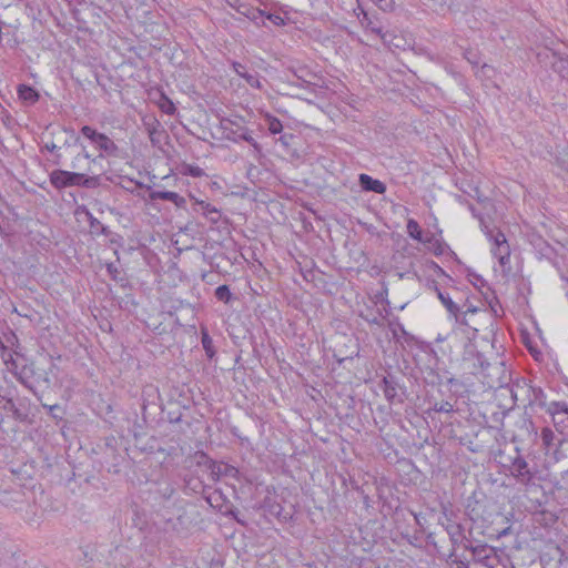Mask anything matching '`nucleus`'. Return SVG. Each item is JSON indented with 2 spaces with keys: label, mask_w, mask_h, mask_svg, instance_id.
Wrapping results in <instances>:
<instances>
[{
  "label": "nucleus",
  "mask_w": 568,
  "mask_h": 568,
  "mask_svg": "<svg viewBox=\"0 0 568 568\" xmlns=\"http://www.w3.org/2000/svg\"><path fill=\"white\" fill-rule=\"evenodd\" d=\"M460 367L470 375H481L484 378L485 373L489 369V362L474 346L469 345L464 351Z\"/></svg>",
  "instance_id": "4"
},
{
  "label": "nucleus",
  "mask_w": 568,
  "mask_h": 568,
  "mask_svg": "<svg viewBox=\"0 0 568 568\" xmlns=\"http://www.w3.org/2000/svg\"><path fill=\"white\" fill-rule=\"evenodd\" d=\"M510 372L504 362L489 363V369L485 373L483 384L489 388H501L511 385Z\"/></svg>",
  "instance_id": "6"
},
{
  "label": "nucleus",
  "mask_w": 568,
  "mask_h": 568,
  "mask_svg": "<svg viewBox=\"0 0 568 568\" xmlns=\"http://www.w3.org/2000/svg\"><path fill=\"white\" fill-rule=\"evenodd\" d=\"M448 383H449V384H454V383H455V378H449V379H448Z\"/></svg>",
  "instance_id": "55"
},
{
  "label": "nucleus",
  "mask_w": 568,
  "mask_h": 568,
  "mask_svg": "<svg viewBox=\"0 0 568 568\" xmlns=\"http://www.w3.org/2000/svg\"><path fill=\"white\" fill-rule=\"evenodd\" d=\"M227 2V4L232 8H236L237 7V3H239V0H225Z\"/></svg>",
  "instance_id": "49"
},
{
  "label": "nucleus",
  "mask_w": 568,
  "mask_h": 568,
  "mask_svg": "<svg viewBox=\"0 0 568 568\" xmlns=\"http://www.w3.org/2000/svg\"><path fill=\"white\" fill-rule=\"evenodd\" d=\"M429 403L432 404L430 409L436 413L450 414L454 412V406L449 400H435L433 403L429 400Z\"/></svg>",
  "instance_id": "27"
},
{
  "label": "nucleus",
  "mask_w": 568,
  "mask_h": 568,
  "mask_svg": "<svg viewBox=\"0 0 568 568\" xmlns=\"http://www.w3.org/2000/svg\"><path fill=\"white\" fill-rule=\"evenodd\" d=\"M371 546H372L371 541H369V540H368V541H366V542H365V546L363 547V550H364L365 552H367V551H368V549L371 548Z\"/></svg>",
  "instance_id": "50"
},
{
  "label": "nucleus",
  "mask_w": 568,
  "mask_h": 568,
  "mask_svg": "<svg viewBox=\"0 0 568 568\" xmlns=\"http://www.w3.org/2000/svg\"><path fill=\"white\" fill-rule=\"evenodd\" d=\"M196 204H199L202 210L204 211L205 214H210V213H216V209L214 206H212L210 203L205 202V201H202V200H195Z\"/></svg>",
  "instance_id": "37"
},
{
  "label": "nucleus",
  "mask_w": 568,
  "mask_h": 568,
  "mask_svg": "<svg viewBox=\"0 0 568 568\" xmlns=\"http://www.w3.org/2000/svg\"><path fill=\"white\" fill-rule=\"evenodd\" d=\"M510 532H511V526H508L505 529L498 531L497 536L500 538V537L509 535Z\"/></svg>",
  "instance_id": "44"
},
{
  "label": "nucleus",
  "mask_w": 568,
  "mask_h": 568,
  "mask_svg": "<svg viewBox=\"0 0 568 568\" xmlns=\"http://www.w3.org/2000/svg\"><path fill=\"white\" fill-rule=\"evenodd\" d=\"M381 39L388 47H392V45H394L395 48H400L402 47L400 42L403 41V38H400V37H396V36L392 37L390 34L385 32V34H383Z\"/></svg>",
  "instance_id": "32"
},
{
  "label": "nucleus",
  "mask_w": 568,
  "mask_h": 568,
  "mask_svg": "<svg viewBox=\"0 0 568 568\" xmlns=\"http://www.w3.org/2000/svg\"><path fill=\"white\" fill-rule=\"evenodd\" d=\"M233 68H234L235 72H236L240 77H242V78H243V74H247L246 72H244V67H243L241 63L235 62V63L233 64Z\"/></svg>",
  "instance_id": "42"
},
{
  "label": "nucleus",
  "mask_w": 568,
  "mask_h": 568,
  "mask_svg": "<svg viewBox=\"0 0 568 568\" xmlns=\"http://www.w3.org/2000/svg\"><path fill=\"white\" fill-rule=\"evenodd\" d=\"M202 343H203V346L204 348L206 349L207 354L210 357L213 356V352L211 351L210 348V344H211V339L210 337L207 336V334H204L203 337H202Z\"/></svg>",
  "instance_id": "41"
},
{
  "label": "nucleus",
  "mask_w": 568,
  "mask_h": 568,
  "mask_svg": "<svg viewBox=\"0 0 568 568\" xmlns=\"http://www.w3.org/2000/svg\"><path fill=\"white\" fill-rule=\"evenodd\" d=\"M357 181L364 192H373L376 194H384L386 192V184L368 174L361 173L357 175Z\"/></svg>",
  "instance_id": "12"
},
{
  "label": "nucleus",
  "mask_w": 568,
  "mask_h": 568,
  "mask_svg": "<svg viewBox=\"0 0 568 568\" xmlns=\"http://www.w3.org/2000/svg\"><path fill=\"white\" fill-rule=\"evenodd\" d=\"M180 172L183 175H190L193 178H202L205 175L204 170L201 169L199 165L187 163L182 164Z\"/></svg>",
  "instance_id": "26"
},
{
  "label": "nucleus",
  "mask_w": 568,
  "mask_h": 568,
  "mask_svg": "<svg viewBox=\"0 0 568 568\" xmlns=\"http://www.w3.org/2000/svg\"><path fill=\"white\" fill-rule=\"evenodd\" d=\"M365 476L367 479L364 481V484L359 487L357 485V493H359L363 497V503L365 507L368 509L371 506L369 503L374 501L371 495L374 497L376 496L377 487L375 485V477L369 475L368 473H365Z\"/></svg>",
  "instance_id": "14"
},
{
  "label": "nucleus",
  "mask_w": 568,
  "mask_h": 568,
  "mask_svg": "<svg viewBox=\"0 0 568 568\" xmlns=\"http://www.w3.org/2000/svg\"><path fill=\"white\" fill-rule=\"evenodd\" d=\"M93 160L91 159V156L88 154V152L83 149L81 153L78 154V156L75 158V161L72 163V168L73 169H84V170H89L90 168V163L92 162Z\"/></svg>",
  "instance_id": "25"
},
{
  "label": "nucleus",
  "mask_w": 568,
  "mask_h": 568,
  "mask_svg": "<svg viewBox=\"0 0 568 568\" xmlns=\"http://www.w3.org/2000/svg\"><path fill=\"white\" fill-rule=\"evenodd\" d=\"M561 484H562V487L568 489V469L565 470L562 474H561V479H560Z\"/></svg>",
  "instance_id": "43"
},
{
  "label": "nucleus",
  "mask_w": 568,
  "mask_h": 568,
  "mask_svg": "<svg viewBox=\"0 0 568 568\" xmlns=\"http://www.w3.org/2000/svg\"><path fill=\"white\" fill-rule=\"evenodd\" d=\"M402 381L403 377L387 373L382 375L377 382V386L390 404H403L408 397L406 386Z\"/></svg>",
  "instance_id": "3"
},
{
  "label": "nucleus",
  "mask_w": 568,
  "mask_h": 568,
  "mask_svg": "<svg viewBox=\"0 0 568 568\" xmlns=\"http://www.w3.org/2000/svg\"><path fill=\"white\" fill-rule=\"evenodd\" d=\"M546 58L549 59L551 69L562 79L568 81V55L550 51L549 53H546Z\"/></svg>",
  "instance_id": "13"
},
{
  "label": "nucleus",
  "mask_w": 568,
  "mask_h": 568,
  "mask_svg": "<svg viewBox=\"0 0 568 568\" xmlns=\"http://www.w3.org/2000/svg\"><path fill=\"white\" fill-rule=\"evenodd\" d=\"M443 515L446 518V523H442V526L449 537V541L452 544L450 551L456 552L459 546L464 547V544H467V541L469 540L466 538L464 526L459 523H455L454 520H452L450 516L453 515V513L448 515L447 508L443 507Z\"/></svg>",
  "instance_id": "8"
},
{
  "label": "nucleus",
  "mask_w": 568,
  "mask_h": 568,
  "mask_svg": "<svg viewBox=\"0 0 568 568\" xmlns=\"http://www.w3.org/2000/svg\"><path fill=\"white\" fill-rule=\"evenodd\" d=\"M426 540L428 544H433L435 545V541H434V534L433 532H429L426 537Z\"/></svg>",
  "instance_id": "48"
},
{
  "label": "nucleus",
  "mask_w": 568,
  "mask_h": 568,
  "mask_svg": "<svg viewBox=\"0 0 568 568\" xmlns=\"http://www.w3.org/2000/svg\"><path fill=\"white\" fill-rule=\"evenodd\" d=\"M493 254L498 258L499 264L501 266L506 265L509 262L510 257V247L509 244L506 243L504 245H499L493 248Z\"/></svg>",
  "instance_id": "22"
},
{
  "label": "nucleus",
  "mask_w": 568,
  "mask_h": 568,
  "mask_svg": "<svg viewBox=\"0 0 568 568\" xmlns=\"http://www.w3.org/2000/svg\"><path fill=\"white\" fill-rule=\"evenodd\" d=\"M452 316H454L457 324L460 326H465L473 331V337L478 332L476 324L477 322L473 318H468V315L460 313V308H458V312L454 313Z\"/></svg>",
  "instance_id": "19"
},
{
  "label": "nucleus",
  "mask_w": 568,
  "mask_h": 568,
  "mask_svg": "<svg viewBox=\"0 0 568 568\" xmlns=\"http://www.w3.org/2000/svg\"><path fill=\"white\" fill-rule=\"evenodd\" d=\"M555 458L558 460L560 456V452L558 449H555L554 452Z\"/></svg>",
  "instance_id": "51"
},
{
  "label": "nucleus",
  "mask_w": 568,
  "mask_h": 568,
  "mask_svg": "<svg viewBox=\"0 0 568 568\" xmlns=\"http://www.w3.org/2000/svg\"><path fill=\"white\" fill-rule=\"evenodd\" d=\"M406 227H407V233H408V235H409L412 239H414V240H416V241H418V242L424 243L425 237H423V230H422V227L419 226V224H418V222H417V221H415V220H413V219H409V220L407 221V226H406Z\"/></svg>",
  "instance_id": "21"
},
{
  "label": "nucleus",
  "mask_w": 568,
  "mask_h": 568,
  "mask_svg": "<svg viewBox=\"0 0 568 568\" xmlns=\"http://www.w3.org/2000/svg\"><path fill=\"white\" fill-rule=\"evenodd\" d=\"M474 511H475V509H468V508H467V511H466L467 516L469 517V519L471 521H476V517L474 516Z\"/></svg>",
  "instance_id": "47"
},
{
  "label": "nucleus",
  "mask_w": 568,
  "mask_h": 568,
  "mask_svg": "<svg viewBox=\"0 0 568 568\" xmlns=\"http://www.w3.org/2000/svg\"><path fill=\"white\" fill-rule=\"evenodd\" d=\"M363 379L366 385L373 382V378H371V377L369 378L364 377Z\"/></svg>",
  "instance_id": "52"
},
{
  "label": "nucleus",
  "mask_w": 568,
  "mask_h": 568,
  "mask_svg": "<svg viewBox=\"0 0 568 568\" xmlns=\"http://www.w3.org/2000/svg\"><path fill=\"white\" fill-rule=\"evenodd\" d=\"M511 568H515L514 566H511Z\"/></svg>",
  "instance_id": "56"
},
{
  "label": "nucleus",
  "mask_w": 568,
  "mask_h": 568,
  "mask_svg": "<svg viewBox=\"0 0 568 568\" xmlns=\"http://www.w3.org/2000/svg\"><path fill=\"white\" fill-rule=\"evenodd\" d=\"M84 138L89 139L98 149L109 152L114 149L112 140L103 133L97 132L93 128L84 125L81 129Z\"/></svg>",
  "instance_id": "11"
},
{
  "label": "nucleus",
  "mask_w": 568,
  "mask_h": 568,
  "mask_svg": "<svg viewBox=\"0 0 568 568\" xmlns=\"http://www.w3.org/2000/svg\"><path fill=\"white\" fill-rule=\"evenodd\" d=\"M540 436H541L542 445L547 449H549L551 446L555 445L554 440H555L556 436L549 427L542 428Z\"/></svg>",
  "instance_id": "30"
},
{
  "label": "nucleus",
  "mask_w": 568,
  "mask_h": 568,
  "mask_svg": "<svg viewBox=\"0 0 568 568\" xmlns=\"http://www.w3.org/2000/svg\"><path fill=\"white\" fill-rule=\"evenodd\" d=\"M414 517H415V520L418 525H420V519L418 518V515L417 514H414Z\"/></svg>",
  "instance_id": "53"
},
{
  "label": "nucleus",
  "mask_w": 568,
  "mask_h": 568,
  "mask_svg": "<svg viewBox=\"0 0 568 568\" xmlns=\"http://www.w3.org/2000/svg\"><path fill=\"white\" fill-rule=\"evenodd\" d=\"M357 9L361 10V13H357V20H359L361 26L365 28L366 31H369L382 38V36L385 33L383 32V26L381 20L375 14L365 10L358 0Z\"/></svg>",
  "instance_id": "10"
},
{
  "label": "nucleus",
  "mask_w": 568,
  "mask_h": 568,
  "mask_svg": "<svg viewBox=\"0 0 568 568\" xmlns=\"http://www.w3.org/2000/svg\"><path fill=\"white\" fill-rule=\"evenodd\" d=\"M469 210H470V212H473V214H475V207L473 204H469Z\"/></svg>",
  "instance_id": "54"
},
{
  "label": "nucleus",
  "mask_w": 568,
  "mask_h": 568,
  "mask_svg": "<svg viewBox=\"0 0 568 568\" xmlns=\"http://www.w3.org/2000/svg\"><path fill=\"white\" fill-rule=\"evenodd\" d=\"M488 234L490 240H493L495 247L508 243L505 234L501 231H497L496 233L490 231Z\"/></svg>",
  "instance_id": "35"
},
{
  "label": "nucleus",
  "mask_w": 568,
  "mask_h": 568,
  "mask_svg": "<svg viewBox=\"0 0 568 568\" xmlns=\"http://www.w3.org/2000/svg\"><path fill=\"white\" fill-rule=\"evenodd\" d=\"M265 119L268 123V131L272 133V134H277V133H281L282 130H283V124L282 122L275 118L274 115L270 114V113H266L265 114Z\"/></svg>",
  "instance_id": "29"
},
{
  "label": "nucleus",
  "mask_w": 568,
  "mask_h": 568,
  "mask_svg": "<svg viewBox=\"0 0 568 568\" xmlns=\"http://www.w3.org/2000/svg\"><path fill=\"white\" fill-rule=\"evenodd\" d=\"M153 200H165L172 202L178 207L185 206V199L172 191H156L151 194Z\"/></svg>",
  "instance_id": "15"
},
{
  "label": "nucleus",
  "mask_w": 568,
  "mask_h": 568,
  "mask_svg": "<svg viewBox=\"0 0 568 568\" xmlns=\"http://www.w3.org/2000/svg\"><path fill=\"white\" fill-rule=\"evenodd\" d=\"M159 98L154 100L158 108L165 114L173 115L176 111L173 101L161 90L158 91Z\"/></svg>",
  "instance_id": "16"
},
{
  "label": "nucleus",
  "mask_w": 568,
  "mask_h": 568,
  "mask_svg": "<svg viewBox=\"0 0 568 568\" xmlns=\"http://www.w3.org/2000/svg\"><path fill=\"white\" fill-rule=\"evenodd\" d=\"M357 568H378V565L371 557H357Z\"/></svg>",
  "instance_id": "34"
},
{
  "label": "nucleus",
  "mask_w": 568,
  "mask_h": 568,
  "mask_svg": "<svg viewBox=\"0 0 568 568\" xmlns=\"http://www.w3.org/2000/svg\"><path fill=\"white\" fill-rule=\"evenodd\" d=\"M50 182L54 187L63 189L67 186L84 185L89 182V179L81 172L54 170L50 174Z\"/></svg>",
  "instance_id": "9"
},
{
  "label": "nucleus",
  "mask_w": 568,
  "mask_h": 568,
  "mask_svg": "<svg viewBox=\"0 0 568 568\" xmlns=\"http://www.w3.org/2000/svg\"><path fill=\"white\" fill-rule=\"evenodd\" d=\"M463 307L465 310L462 313L466 314V315H475L479 311V308L474 306L471 303H469L468 300H466V302H465Z\"/></svg>",
  "instance_id": "38"
},
{
  "label": "nucleus",
  "mask_w": 568,
  "mask_h": 568,
  "mask_svg": "<svg viewBox=\"0 0 568 568\" xmlns=\"http://www.w3.org/2000/svg\"><path fill=\"white\" fill-rule=\"evenodd\" d=\"M545 409L551 416L556 430L568 438V404L566 402H551Z\"/></svg>",
  "instance_id": "7"
},
{
  "label": "nucleus",
  "mask_w": 568,
  "mask_h": 568,
  "mask_svg": "<svg viewBox=\"0 0 568 568\" xmlns=\"http://www.w3.org/2000/svg\"><path fill=\"white\" fill-rule=\"evenodd\" d=\"M435 290L440 302L445 305L450 315L458 312L459 306L450 298L448 294H444L436 285Z\"/></svg>",
  "instance_id": "24"
},
{
  "label": "nucleus",
  "mask_w": 568,
  "mask_h": 568,
  "mask_svg": "<svg viewBox=\"0 0 568 568\" xmlns=\"http://www.w3.org/2000/svg\"><path fill=\"white\" fill-rule=\"evenodd\" d=\"M210 468L212 474L220 478L221 476H235L237 474V469L233 466L226 465L224 463L211 462Z\"/></svg>",
  "instance_id": "17"
},
{
  "label": "nucleus",
  "mask_w": 568,
  "mask_h": 568,
  "mask_svg": "<svg viewBox=\"0 0 568 568\" xmlns=\"http://www.w3.org/2000/svg\"><path fill=\"white\" fill-rule=\"evenodd\" d=\"M19 99L26 102L36 103L39 100V93L29 85H20L18 88Z\"/></svg>",
  "instance_id": "18"
},
{
  "label": "nucleus",
  "mask_w": 568,
  "mask_h": 568,
  "mask_svg": "<svg viewBox=\"0 0 568 568\" xmlns=\"http://www.w3.org/2000/svg\"><path fill=\"white\" fill-rule=\"evenodd\" d=\"M474 278L476 280L475 282H473V284L475 286H477L478 284H480V285L485 284V280L480 275L475 274Z\"/></svg>",
  "instance_id": "46"
},
{
  "label": "nucleus",
  "mask_w": 568,
  "mask_h": 568,
  "mask_svg": "<svg viewBox=\"0 0 568 568\" xmlns=\"http://www.w3.org/2000/svg\"><path fill=\"white\" fill-rule=\"evenodd\" d=\"M365 320L369 323H376V324H379V322L383 320L381 314L378 313V315H375L373 318H368V317H365Z\"/></svg>",
  "instance_id": "45"
},
{
  "label": "nucleus",
  "mask_w": 568,
  "mask_h": 568,
  "mask_svg": "<svg viewBox=\"0 0 568 568\" xmlns=\"http://www.w3.org/2000/svg\"><path fill=\"white\" fill-rule=\"evenodd\" d=\"M243 78L246 80V82L253 87V88H261V82L257 78L251 75V74H243Z\"/></svg>",
  "instance_id": "40"
},
{
  "label": "nucleus",
  "mask_w": 568,
  "mask_h": 568,
  "mask_svg": "<svg viewBox=\"0 0 568 568\" xmlns=\"http://www.w3.org/2000/svg\"><path fill=\"white\" fill-rule=\"evenodd\" d=\"M423 381L426 385L436 386L442 384V376L434 368L427 367L423 371Z\"/></svg>",
  "instance_id": "23"
},
{
  "label": "nucleus",
  "mask_w": 568,
  "mask_h": 568,
  "mask_svg": "<svg viewBox=\"0 0 568 568\" xmlns=\"http://www.w3.org/2000/svg\"><path fill=\"white\" fill-rule=\"evenodd\" d=\"M373 3H375L381 10L383 11H392L395 8V1L394 0H371Z\"/></svg>",
  "instance_id": "36"
},
{
  "label": "nucleus",
  "mask_w": 568,
  "mask_h": 568,
  "mask_svg": "<svg viewBox=\"0 0 568 568\" xmlns=\"http://www.w3.org/2000/svg\"><path fill=\"white\" fill-rule=\"evenodd\" d=\"M215 296L219 301H222L224 303H229L232 298V293L227 285H220L215 290Z\"/></svg>",
  "instance_id": "31"
},
{
  "label": "nucleus",
  "mask_w": 568,
  "mask_h": 568,
  "mask_svg": "<svg viewBox=\"0 0 568 568\" xmlns=\"http://www.w3.org/2000/svg\"><path fill=\"white\" fill-rule=\"evenodd\" d=\"M446 561L450 565H455L456 568H469V560L458 556L455 551H450L447 555Z\"/></svg>",
  "instance_id": "28"
},
{
  "label": "nucleus",
  "mask_w": 568,
  "mask_h": 568,
  "mask_svg": "<svg viewBox=\"0 0 568 568\" xmlns=\"http://www.w3.org/2000/svg\"><path fill=\"white\" fill-rule=\"evenodd\" d=\"M462 190H463V192L468 193L469 196L476 199L478 202H483L484 201V199L481 197V192H480L478 186L471 187V192H468V191H466L464 189H462Z\"/></svg>",
  "instance_id": "39"
},
{
  "label": "nucleus",
  "mask_w": 568,
  "mask_h": 568,
  "mask_svg": "<svg viewBox=\"0 0 568 568\" xmlns=\"http://www.w3.org/2000/svg\"><path fill=\"white\" fill-rule=\"evenodd\" d=\"M510 395L516 403L521 398L527 402V406H539L540 408H546L549 403H547V396L544 389L539 386H534L531 382L525 377L516 378L510 386Z\"/></svg>",
  "instance_id": "2"
},
{
  "label": "nucleus",
  "mask_w": 568,
  "mask_h": 568,
  "mask_svg": "<svg viewBox=\"0 0 568 568\" xmlns=\"http://www.w3.org/2000/svg\"><path fill=\"white\" fill-rule=\"evenodd\" d=\"M464 549L471 554V561L481 564L487 568H495L498 562L497 549L487 544L474 545L473 542L467 541V544H464Z\"/></svg>",
  "instance_id": "5"
},
{
  "label": "nucleus",
  "mask_w": 568,
  "mask_h": 568,
  "mask_svg": "<svg viewBox=\"0 0 568 568\" xmlns=\"http://www.w3.org/2000/svg\"><path fill=\"white\" fill-rule=\"evenodd\" d=\"M424 243L432 245V250L435 255L439 256L443 255L448 247L445 243H443L440 240L436 239L434 234L429 233L426 237Z\"/></svg>",
  "instance_id": "20"
},
{
  "label": "nucleus",
  "mask_w": 568,
  "mask_h": 568,
  "mask_svg": "<svg viewBox=\"0 0 568 568\" xmlns=\"http://www.w3.org/2000/svg\"><path fill=\"white\" fill-rule=\"evenodd\" d=\"M508 471L516 483L524 486L526 490L537 487L538 483L542 480L536 458L530 454L523 455L518 447H516V456L510 458Z\"/></svg>",
  "instance_id": "1"
},
{
  "label": "nucleus",
  "mask_w": 568,
  "mask_h": 568,
  "mask_svg": "<svg viewBox=\"0 0 568 568\" xmlns=\"http://www.w3.org/2000/svg\"><path fill=\"white\" fill-rule=\"evenodd\" d=\"M521 428L525 429L528 435H531V434H534L535 436L537 435V428H536L531 417H529L527 415H525L523 417Z\"/></svg>",
  "instance_id": "33"
}]
</instances>
